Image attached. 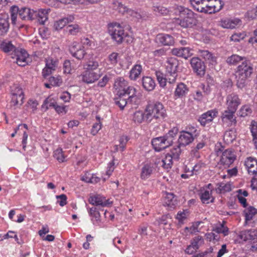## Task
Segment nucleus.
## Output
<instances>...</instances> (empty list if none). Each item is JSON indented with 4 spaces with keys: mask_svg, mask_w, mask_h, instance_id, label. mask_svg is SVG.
<instances>
[{
    "mask_svg": "<svg viewBox=\"0 0 257 257\" xmlns=\"http://www.w3.org/2000/svg\"><path fill=\"white\" fill-rule=\"evenodd\" d=\"M175 13L179 18L177 19V23L183 28H191L197 24L195 14L191 10L182 6H177L175 9Z\"/></svg>",
    "mask_w": 257,
    "mask_h": 257,
    "instance_id": "nucleus-1",
    "label": "nucleus"
},
{
    "mask_svg": "<svg viewBox=\"0 0 257 257\" xmlns=\"http://www.w3.org/2000/svg\"><path fill=\"white\" fill-rule=\"evenodd\" d=\"M145 114L146 120L150 122L154 119H164L167 115L164 105L160 102L147 105L145 108Z\"/></svg>",
    "mask_w": 257,
    "mask_h": 257,
    "instance_id": "nucleus-2",
    "label": "nucleus"
},
{
    "mask_svg": "<svg viewBox=\"0 0 257 257\" xmlns=\"http://www.w3.org/2000/svg\"><path fill=\"white\" fill-rule=\"evenodd\" d=\"M87 68L81 73L80 77L82 81L87 84L93 83L97 80L102 75L97 65H87Z\"/></svg>",
    "mask_w": 257,
    "mask_h": 257,
    "instance_id": "nucleus-3",
    "label": "nucleus"
},
{
    "mask_svg": "<svg viewBox=\"0 0 257 257\" xmlns=\"http://www.w3.org/2000/svg\"><path fill=\"white\" fill-rule=\"evenodd\" d=\"M217 155L220 156L219 163L225 167H229L236 159L235 151L232 149H227L224 151L220 149L217 151Z\"/></svg>",
    "mask_w": 257,
    "mask_h": 257,
    "instance_id": "nucleus-4",
    "label": "nucleus"
},
{
    "mask_svg": "<svg viewBox=\"0 0 257 257\" xmlns=\"http://www.w3.org/2000/svg\"><path fill=\"white\" fill-rule=\"evenodd\" d=\"M10 105L11 107H18L24 103V93L23 89L18 85H14L11 88Z\"/></svg>",
    "mask_w": 257,
    "mask_h": 257,
    "instance_id": "nucleus-5",
    "label": "nucleus"
},
{
    "mask_svg": "<svg viewBox=\"0 0 257 257\" xmlns=\"http://www.w3.org/2000/svg\"><path fill=\"white\" fill-rule=\"evenodd\" d=\"M108 28L112 38L118 43H121L126 35L120 25L117 23H112L108 25Z\"/></svg>",
    "mask_w": 257,
    "mask_h": 257,
    "instance_id": "nucleus-6",
    "label": "nucleus"
},
{
    "mask_svg": "<svg viewBox=\"0 0 257 257\" xmlns=\"http://www.w3.org/2000/svg\"><path fill=\"white\" fill-rule=\"evenodd\" d=\"M128 83L123 78H117L114 83V93L118 96H126L127 94Z\"/></svg>",
    "mask_w": 257,
    "mask_h": 257,
    "instance_id": "nucleus-7",
    "label": "nucleus"
},
{
    "mask_svg": "<svg viewBox=\"0 0 257 257\" xmlns=\"http://www.w3.org/2000/svg\"><path fill=\"white\" fill-rule=\"evenodd\" d=\"M253 68L250 65H238L236 71L237 75L238 77V83L240 81V84L238 87L243 86L245 79L250 76L252 72Z\"/></svg>",
    "mask_w": 257,
    "mask_h": 257,
    "instance_id": "nucleus-8",
    "label": "nucleus"
},
{
    "mask_svg": "<svg viewBox=\"0 0 257 257\" xmlns=\"http://www.w3.org/2000/svg\"><path fill=\"white\" fill-rule=\"evenodd\" d=\"M241 99L235 93H231L227 95L225 104L227 109L236 111L238 106L241 104Z\"/></svg>",
    "mask_w": 257,
    "mask_h": 257,
    "instance_id": "nucleus-9",
    "label": "nucleus"
},
{
    "mask_svg": "<svg viewBox=\"0 0 257 257\" xmlns=\"http://www.w3.org/2000/svg\"><path fill=\"white\" fill-rule=\"evenodd\" d=\"M236 111L226 109L222 113L221 116V120L227 126L235 125L237 122L235 116Z\"/></svg>",
    "mask_w": 257,
    "mask_h": 257,
    "instance_id": "nucleus-10",
    "label": "nucleus"
},
{
    "mask_svg": "<svg viewBox=\"0 0 257 257\" xmlns=\"http://www.w3.org/2000/svg\"><path fill=\"white\" fill-rule=\"evenodd\" d=\"M218 114L217 109L209 110L203 113L199 118L198 121L202 126H205L207 123L211 122Z\"/></svg>",
    "mask_w": 257,
    "mask_h": 257,
    "instance_id": "nucleus-11",
    "label": "nucleus"
},
{
    "mask_svg": "<svg viewBox=\"0 0 257 257\" xmlns=\"http://www.w3.org/2000/svg\"><path fill=\"white\" fill-rule=\"evenodd\" d=\"M169 140H166L164 136L154 138L152 140V145L156 151L160 152L171 146Z\"/></svg>",
    "mask_w": 257,
    "mask_h": 257,
    "instance_id": "nucleus-12",
    "label": "nucleus"
},
{
    "mask_svg": "<svg viewBox=\"0 0 257 257\" xmlns=\"http://www.w3.org/2000/svg\"><path fill=\"white\" fill-rule=\"evenodd\" d=\"M127 99L129 104L138 106L141 103V98L137 94V89L133 86H130L127 89Z\"/></svg>",
    "mask_w": 257,
    "mask_h": 257,
    "instance_id": "nucleus-13",
    "label": "nucleus"
},
{
    "mask_svg": "<svg viewBox=\"0 0 257 257\" xmlns=\"http://www.w3.org/2000/svg\"><path fill=\"white\" fill-rule=\"evenodd\" d=\"M69 51L72 56L78 60L82 59L85 54V50L77 42H73L71 44Z\"/></svg>",
    "mask_w": 257,
    "mask_h": 257,
    "instance_id": "nucleus-14",
    "label": "nucleus"
},
{
    "mask_svg": "<svg viewBox=\"0 0 257 257\" xmlns=\"http://www.w3.org/2000/svg\"><path fill=\"white\" fill-rule=\"evenodd\" d=\"M14 53V56H11L13 59L16 60L13 63L26 62L27 64H28L30 58L29 54L25 49H21L19 50L17 49Z\"/></svg>",
    "mask_w": 257,
    "mask_h": 257,
    "instance_id": "nucleus-15",
    "label": "nucleus"
},
{
    "mask_svg": "<svg viewBox=\"0 0 257 257\" xmlns=\"http://www.w3.org/2000/svg\"><path fill=\"white\" fill-rule=\"evenodd\" d=\"M49 10L40 9L38 11H33V20H36L41 25H44L48 20V13Z\"/></svg>",
    "mask_w": 257,
    "mask_h": 257,
    "instance_id": "nucleus-16",
    "label": "nucleus"
},
{
    "mask_svg": "<svg viewBox=\"0 0 257 257\" xmlns=\"http://www.w3.org/2000/svg\"><path fill=\"white\" fill-rule=\"evenodd\" d=\"M156 42L164 46H172L174 44V38L168 34H159L156 38Z\"/></svg>",
    "mask_w": 257,
    "mask_h": 257,
    "instance_id": "nucleus-17",
    "label": "nucleus"
},
{
    "mask_svg": "<svg viewBox=\"0 0 257 257\" xmlns=\"http://www.w3.org/2000/svg\"><path fill=\"white\" fill-rule=\"evenodd\" d=\"M90 204L100 207H106L108 206L109 203L108 200L100 195L91 196L89 199Z\"/></svg>",
    "mask_w": 257,
    "mask_h": 257,
    "instance_id": "nucleus-18",
    "label": "nucleus"
},
{
    "mask_svg": "<svg viewBox=\"0 0 257 257\" xmlns=\"http://www.w3.org/2000/svg\"><path fill=\"white\" fill-rule=\"evenodd\" d=\"M194 140V137L187 132L182 131L180 132L178 142L180 146L185 147L192 143Z\"/></svg>",
    "mask_w": 257,
    "mask_h": 257,
    "instance_id": "nucleus-19",
    "label": "nucleus"
},
{
    "mask_svg": "<svg viewBox=\"0 0 257 257\" xmlns=\"http://www.w3.org/2000/svg\"><path fill=\"white\" fill-rule=\"evenodd\" d=\"M166 69L168 82L170 83H174L177 76L178 65H167Z\"/></svg>",
    "mask_w": 257,
    "mask_h": 257,
    "instance_id": "nucleus-20",
    "label": "nucleus"
},
{
    "mask_svg": "<svg viewBox=\"0 0 257 257\" xmlns=\"http://www.w3.org/2000/svg\"><path fill=\"white\" fill-rule=\"evenodd\" d=\"M239 236L245 241L254 240L257 239V231L254 229L242 230L240 232Z\"/></svg>",
    "mask_w": 257,
    "mask_h": 257,
    "instance_id": "nucleus-21",
    "label": "nucleus"
},
{
    "mask_svg": "<svg viewBox=\"0 0 257 257\" xmlns=\"http://www.w3.org/2000/svg\"><path fill=\"white\" fill-rule=\"evenodd\" d=\"M244 165L249 174L257 173V160L252 157H248L245 161Z\"/></svg>",
    "mask_w": 257,
    "mask_h": 257,
    "instance_id": "nucleus-22",
    "label": "nucleus"
},
{
    "mask_svg": "<svg viewBox=\"0 0 257 257\" xmlns=\"http://www.w3.org/2000/svg\"><path fill=\"white\" fill-rule=\"evenodd\" d=\"M164 204L171 208H175L177 204L175 195L172 193L166 192L164 196Z\"/></svg>",
    "mask_w": 257,
    "mask_h": 257,
    "instance_id": "nucleus-23",
    "label": "nucleus"
},
{
    "mask_svg": "<svg viewBox=\"0 0 257 257\" xmlns=\"http://www.w3.org/2000/svg\"><path fill=\"white\" fill-rule=\"evenodd\" d=\"M9 29V16L7 14H0V35L6 34Z\"/></svg>",
    "mask_w": 257,
    "mask_h": 257,
    "instance_id": "nucleus-24",
    "label": "nucleus"
},
{
    "mask_svg": "<svg viewBox=\"0 0 257 257\" xmlns=\"http://www.w3.org/2000/svg\"><path fill=\"white\" fill-rule=\"evenodd\" d=\"M202 189L199 193L200 199L203 204H209L214 201V197L212 196V193Z\"/></svg>",
    "mask_w": 257,
    "mask_h": 257,
    "instance_id": "nucleus-25",
    "label": "nucleus"
},
{
    "mask_svg": "<svg viewBox=\"0 0 257 257\" xmlns=\"http://www.w3.org/2000/svg\"><path fill=\"white\" fill-rule=\"evenodd\" d=\"M74 20L73 16H69L63 18L55 22L54 28L56 30H59L64 28L66 24L72 22Z\"/></svg>",
    "mask_w": 257,
    "mask_h": 257,
    "instance_id": "nucleus-26",
    "label": "nucleus"
},
{
    "mask_svg": "<svg viewBox=\"0 0 257 257\" xmlns=\"http://www.w3.org/2000/svg\"><path fill=\"white\" fill-rule=\"evenodd\" d=\"M0 48L5 53L15 52L17 49L11 41L7 40H0Z\"/></svg>",
    "mask_w": 257,
    "mask_h": 257,
    "instance_id": "nucleus-27",
    "label": "nucleus"
},
{
    "mask_svg": "<svg viewBox=\"0 0 257 257\" xmlns=\"http://www.w3.org/2000/svg\"><path fill=\"white\" fill-rule=\"evenodd\" d=\"M143 86L147 91L153 90L156 86V83L154 79L150 77H144L142 79Z\"/></svg>",
    "mask_w": 257,
    "mask_h": 257,
    "instance_id": "nucleus-28",
    "label": "nucleus"
},
{
    "mask_svg": "<svg viewBox=\"0 0 257 257\" xmlns=\"http://www.w3.org/2000/svg\"><path fill=\"white\" fill-rule=\"evenodd\" d=\"M88 213L91 217V221L94 225H99L100 223V215L96 207L90 208Z\"/></svg>",
    "mask_w": 257,
    "mask_h": 257,
    "instance_id": "nucleus-29",
    "label": "nucleus"
},
{
    "mask_svg": "<svg viewBox=\"0 0 257 257\" xmlns=\"http://www.w3.org/2000/svg\"><path fill=\"white\" fill-rule=\"evenodd\" d=\"M154 171V168L150 164H145L142 167L140 177L142 180H146L148 179Z\"/></svg>",
    "mask_w": 257,
    "mask_h": 257,
    "instance_id": "nucleus-30",
    "label": "nucleus"
},
{
    "mask_svg": "<svg viewBox=\"0 0 257 257\" xmlns=\"http://www.w3.org/2000/svg\"><path fill=\"white\" fill-rule=\"evenodd\" d=\"M173 159L170 155L167 154L164 158L158 162V164H160L164 169L168 171L172 168Z\"/></svg>",
    "mask_w": 257,
    "mask_h": 257,
    "instance_id": "nucleus-31",
    "label": "nucleus"
},
{
    "mask_svg": "<svg viewBox=\"0 0 257 257\" xmlns=\"http://www.w3.org/2000/svg\"><path fill=\"white\" fill-rule=\"evenodd\" d=\"M240 20L238 19L233 20L231 19H224L221 21L220 25L222 27L226 29H233L239 23Z\"/></svg>",
    "mask_w": 257,
    "mask_h": 257,
    "instance_id": "nucleus-32",
    "label": "nucleus"
},
{
    "mask_svg": "<svg viewBox=\"0 0 257 257\" xmlns=\"http://www.w3.org/2000/svg\"><path fill=\"white\" fill-rule=\"evenodd\" d=\"M34 10L26 7H23L20 9L19 17L22 20H33V13Z\"/></svg>",
    "mask_w": 257,
    "mask_h": 257,
    "instance_id": "nucleus-33",
    "label": "nucleus"
},
{
    "mask_svg": "<svg viewBox=\"0 0 257 257\" xmlns=\"http://www.w3.org/2000/svg\"><path fill=\"white\" fill-rule=\"evenodd\" d=\"M188 91L186 85L183 83H180L177 86L174 95L176 97H181L185 96Z\"/></svg>",
    "mask_w": 257,
    "mask_h": 257,
    "instance_id": "nucleus-34",
    "label": "nucleus"
},
{
    "mask_svg": "<svg viewBox=\"0 0 257 257\" xmlns=\"http://www.w3.org/2000/svg\"><path fill=\"white\" fill-rule=\"evenodd\" d=\"M200 53V56L210 64H212L213 63H216V57L213 56L212 54L210 53L207 50H199Z\"/></svg>",
    "mask_w": 257,
    "mask_h": 257,
    "instance_id": "nucleus-35",
    "label": "nucleus"
},
{
    "mask_svg": "<svg viewBox=\"0 0 257 257\" xmlns=\"http://www.w3.org/2000/svg\"><path fill=\"white\" fill-rule=\"evenodd\" d=\"M142 72V65H134L130 71V79L136 80L140 76Z\"/></svg>",
    "mask_w": 257,
    "mask_h": 257,
    "instance_id": "nucleus-36",
    "label": "nucleus"
},
{
    "mask_svg": "<svg viewBox=\"0 0 257 257\" xmlns=\"http://www.w3.org/2000/svg\"><path fill=\"white\" fill-rule=\"evenodd\" d=\"M244 213L245 215V222L247 224L257 213V210L253 207H249L244 210Z\"/></svg>",
    "mask_w": 257,
    "mask_h": 257,
    "instance_id": "nucleus-37",
    "label": "nucleus"
},
{
    "mask_svg": "<svg viewBox=\"0 0 257 257\" xmlns=\"http://www.w3.org/2000/svg\"><path fill=\"white\" fill-rule=\"evenodd\" d=\"M241 61H243L241 64H247L245 57H242L237 55H233L228 58L227 62L229 64H235L239 63Z\"/></svg>",
    "mask_w": 257,
    "mask_h": 257,
    "instance_id": "nucleus-38",
    "label": "nucleus"
},
{
    "mask_svg": "<svg viewBox=\"0 0 257 257\" xmlns=\"http://www.w3.org/2000/svg\"><path fill=\"white\" fill-rule=\"evenodd\" d=\"M231 190V185L229 183L221 182L217 184L216 191L218 193H224L229 192Z\"/></svg>",
    "mask_w": 257,
    "mask_h": 257,
    "instance_id": "nucleus-39",
    "label": "nucleus"
},
{
    "mask_svg": "<svg viewBox=\"0 0 257 257\" xmlns=\"http://www.w3.org/2000/svg\"><path fill=\"white\" fill-rule=\"evenodd\" d=\"M178 128L177 127H173L169 131L168 133L164 135L166 140H169V143L171 145L176 135L178 134Z\"/></svg>",
    "mask_w": 257,
    "mask_h": 257,
    "instance_id": "nucleus-40",
    "label": "nucleus"
},
{
    "mask_svg": "<svg viewBox=\"0 0 257 257\" xmlns=\"http://www.w3.org/2000/svg\"><path fill=\"white\" fill-rule=\"evenodd\" d=\"M235 138L236 135L235 132L232 130H230L226 131L224 133L223 140L226 143L230 144L233 142L235 139Z\"/></svg>",
    "mask_w": 257,
    "mask_h": 257,
    "instance_id": "nucleus-41",
    "label": "nucleus"
},
{
    "mask_svg": "<svg viewBox=\"0 0 257 257\" xmlns=\"http://www.w3.org/2000/svg\"><path fill=\"white\" fill-rule=\"evenodd\" d=\"M126 96H116L114 98L115 103L117 105L120 109H123L127 104H128L127 97Z\"/></svg>",
    "mask_w": 257,
    "mask_h": 257,
    "instance_id": "nucleus-42",
    "label": "nucleus"
},
{
    "mask_svg": "<svg viewBox=\"0 0 257 257\" xmlns=\"http://www.w3.org/2000/svg\"><path fill=\"white\" fill-rule=\"evenodd\" d=\"M204 243V238L200 235H198L192 239L191 240V244L196 249H198Z\"/></svg>",
    "mask_w": 257,
    "mask_h": 257,
    "instance_id": "nucleus-43",
    "label": "nucleus"
},
{
    "mask_svg": "<svg viewBox=\"0 0 257 257\" xmlns=\"http://www.w3.org/2000/svg\"><path fill=\"white\" fill-rule=\"evenodd\" d=\"M66 29L69 34L71 35H76L81 31V28L76 24L68 25Z\"/></svg>",
    "mask_w": 257,
    "mask_h": 257,
    "instance_id": "nucleus-44",
    "label": "nucleus"
},
{
    "mask_svg": "<svg viewBox=\"0 0 257 257\" xmlns=\"http://www.w3.org/2000/svg\"><path fill=\"white\" fill-rule=\"evenodd\" d=\"M53 157L59 163H63L65 161V156L62 148H59L53 152Z\"/></svg>",
    "mask_w": 257,
    "mask_h": 257,
    "instance_id": "nucleus-45",
    "label": "nucleus"
},
{
    "mask_svg": "<svg viewBox=\"0 0 257 257\" xmlns=\"http://www.w3.org/2000/svg\"><path fill=\"white\" fill-rule=\"evenodd\" d=\"M96 119L97 121L93 124L90 132L93 136H95L98 133L99 131L101 129L102 125L100 117L99 116H96Z\"/></svg>",
    "mask_w": 257,
    "mask_h": 257,
    "instance_id": "nucleus-46",
    "label": "nucleus"
},
{
    "mask_svg": "<svg viewBox=\"0 0 257 257\" xmlns=\"http://www.w3.org/2000/svg\"><path fill=\"white\" fill-rule=\"evenodd\" d=\"M57 102L50 97L47 98L43 102L42 105V108L45 110H48L50 107L55 108Z\"/></svg>",
    "mask_w": 257,
    "mask_h": 257,
    "instance_id": "nucleus-47",
    "label": "nucleus"
},
{
    "mask_svg": "<svg viewBox=\"0 0 257 257\" xmlns=\"http://www.w3.org/2000/svg\"><path fill=\"white\" fill-rule=\"evenodd\" d=\"M49 82L51 83L52 86L59 87L62 84L63 80L61 76L57 75L56 76H51L49 78Z\"/></svg>",
    "mask_w": 257,
    "mask_h": 257,
    "instance_id": "nucleus-48",
    "label": "nucleus"
},
{
    "mask_svg": "<svg viewBox=\"0 0 257 257\" xmlns=\"http://www.w3.org/2000/svg\"><path fill=\"white\" fill-rule=\"evenodd\" d=\"M145 111H137L133 115V120L137 123H140L142 122L144 119H146Z\"/></svg>",
    "mask_w": 257,
    "mask_h": 257,
    "instance_id": "nucleus-49",
    "label": "nucleus"
},
{
    "mask_svg": "<svg viewBox=\"0 0 257 257\" xmlns=\"http://www.w3.org/2000/svg\"><path fill=\"white\" fill-rule=\"evenodd\" d=\"M181 146L179 144L178 145L174 146L171 149L170 153L167 154V155H170L174 159H178L181 152Z\"/></svg>",
    "mask_w": 257,
    "mask_h": 257,
    "instance_id": "nucleus-50",
    "label": "nucleus"
},
{
    "mask_svg": "<svg viewBox=\"0 0 257 257\" xmlns=\"http://www.w3.org/2000/svg\"><path fill=\"white\" fill-rule=\"evenodd\" d=\"M208 2L216 12H219L224 5V3L221 0H208Z\"/></svg>",
    "mask_w": 257,
    "mask_h": 257,
    "instance_id": "nucleus-51",
    "label": "nucleus"
},
{
    "mask_svg": "<svg viewBox=\"0 0 257 257\" xmlns=\"http://www.w3.org/2000/svg\"><path fill=\"white\" fill-rule=\"evenodd\" d=\"M239 112L241 117H245L251 114L252 113V109L250 105L245 104L241 107Z\"/></svg>",
    "mask_w": 257,
    "mask_h": 257,
    "instance_id": "nucleus-52",
    "label": "nucleus"
},
{
    "mask_svg": "<svg viewBox=\"0 0 257 257\" xmlns=\"http://www.w3.org/2000/svg\"><path fill=\"white\" fill-rule=\"evenodd\" d=\"M56 65H46L42 71V75L44 78L54 73L56 70Z\"/></svg>",
    "mask_w": 257,
    "mask_h": 257,
    "instance_id": "nucleus-53",
    "label": "nucleus"
},
{
    "mask_svg": "<svg viewBox=\"0 0 257 257\" xmlns=\"http://www.w3.org/2000/svg\"><path fill=\"white\" fill-rule=\"evenodd\" d=\"M20 9L18 7L14 6L11 8V16L12 23L14 25L16 24L17 15H19Z\"/></svg>",
    "mask_w": 257,
    "mask_h": 257,
    "instance_id": "nucleus-54",
    "label": "nucleus"
},
{
    "mask_svg": "<svg viewBox=\"0 0 257 257\" xmlns=\"http://www.w3.org/2000/svg\"><path fill=\"white\" fill-rule=\"evenodd\" d=\"M156 76L160 86L162 87H164L166 85L168 78H165L163 73L160 71H156Z\"/></svg>",
    "mask_w": 257,
    "mask_h": 257,
    "instance_id": "nucleus-55",
    "label": "nucleus"
},
{
    "mask_svg": "<svg viewBox=\"0 0 257 257\" xmlns=\"http://www.w3.org/2000/svg\"><path fill=\"white\" fill-rule=\"evenodd\" d=\"M194 71L196 74L202 77L204 76L205 73V65H192Z\"/></svg>",
    "mask_w": 257,
    "mask_h": 257,
    "instance_id": "nucleus-56",
    "label": "nucleus"
},
{
    "mask_svg": "<svg viewBox=\"0 0 257 257\" xmlns=\"http://www.w3.org/2000/svg\"><path fill=\"white\" fill-rule=\"evenodd\" d=\"M114 163L113 160L110 162L107 167L106 171L105 172V175L107 176V177H103V180L105 181L112 174V172L114 170Z\"/></svg>",
    "mask_w": 257,
    "mask_h": 257,
    "instance_id": "nucleus-57",
    "label": "nucleus"
},
{
    "mask_svg": "<svg viewBox=\"0 0 257 257\" xmlns=\"http://www.w3.org/2000/svg\"><path fill=\"white\" fill-rule=\"evenodd\" d=\"M128 140L129 138L126 136H122L120 137L119 139V146L120 152H123L125 150Z\"/></svg>",
    "mask_w": 257,
    "mask_h": 257,
    "instance_id": "nucleus-58",
    "label": "nucleus"
},
{
    "mask_svg": "<svg viewBox=\"0 0 257 257\" xmlns=\"http://www.w3.org/2000/svg\"><path fill=\"white\" fill-rule=\"evenodd\" d=\"M188 215V211L187 210H184L182 211H179L177 214L176 218L180 223H183L187 218Z\"/></svg>",
    "mask_w": 257,
    "mask_h": 257,
    "instance_id": "nucleus-59",
    "label": "nucleus"
},
{
    "mask_svg": "<svg viewBox=\"0 0 257 257\" xmlns=\"http://www.w3.org/2000/svg\"><path fill=\"white\" fill-rule=\"evenodd\" d=\"M153 8L154 11L160 13L163 15H166L168 14L169 12V11L167 10V8L161 6H154Z\"/></svg>",
    "mask_w": 257,
    "mask_h": 257,
    "instance_id": "nucleus-60",
    "label": "nucleus"
},
{
    "mask_svg": "<svg viewBox=\"0 0 257 257\" xmlns=\"http://www.w3.org/2000/svg\"><path fill=\"white\" fill-rule=\"evenodd\" d=\"M214 230L218 233H223L224 236L228 235V228L223 224L219 226L216 227Z\"/></svg>",
    "mask_w": 257,
    "mask_h": 257,
    "instance_id": "nucleus-61",
    "label": "nucleus"
},
{
    "mask_svg": "<svg viewBox=\"0 0 257 257\" xmlns=\"http://www.w3.org/2000/svg\"><path fill=\"white\" fill-rule=\"evenodd\" d=\"M56 198L58 199L57 202L60 206L63 207L67 204V197L65 194H61L60 195L57 196Z\"/></svg>",
    "mask_w": 257,
    "mask_h": 257,
    "instance_id": "nucleus-62",
    "label": "nucleus"
},
{
    "mask_svg": "<svg viewBox=\"0 0 257 257\" xmlns=\"http://www.w3.org/2000/svg\"><path fill=\"white\" fill-rule=\"evenodd\" d=\"M171 219L169 214H165L158 220L159 224L167 225L169 223V220Z\"/></svg>",
    "mask_w": 257,
    "mask_h": 257,
    "instance_id": "nucleus-63",
    "label": "nucleus"
},
{
    "mask_svg": "<svg viewBox=\"0 0 257 257\" xmlns=\"http://www.w3.org/2000/svg\"><path fill=\"white\" fill-rule=\"evenodd\" d=\"M250 132L252 137L257 136V122L252 120L250 125Z\"/></svg>",
    "mask_w": 257,
    "mask_h": 257,
    "instance_id": "nucleus-64",
    "label": "nucleus"
}]
</instances>
